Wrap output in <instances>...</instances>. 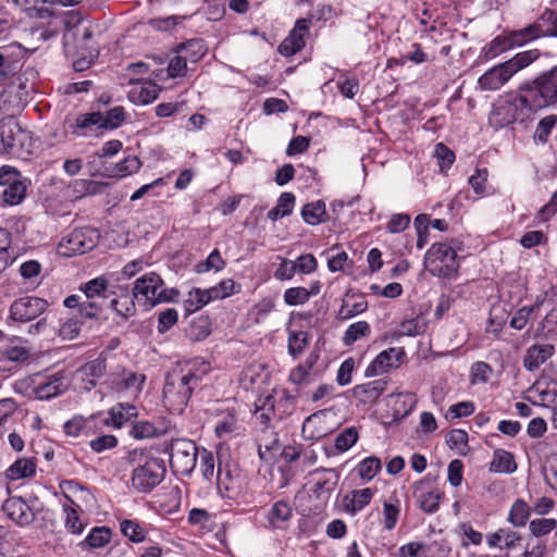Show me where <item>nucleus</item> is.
<instances>
[{"instance_id":"a19ab883","label":"nucleus","mask_w":557,"mask_h":557,"mask_svg":"<svg viewBox=\"0 0 557 557\" xmlns=\"http://www.w3.org/2000/svg\"><path fill=\"white\" fill-rule=\"evenodd\" d=\"M308 345V334L304 331H290L288 334V354L297 358Z\"/></svg>"},{"instance_id":"ea45409f","label":"nucleus","mask_w":557,"mask_h":557,"mask_svg":"<svg viewBox=\"0 0 557 557\" xmlns=\"http://www.w3.org/2000/svg\"><path fill=\"white\" fill-rule=\"evenodd\" d=\"M371 333V326L366 321H358L348 326L344 334V344L349 346L360 339L361 337L369 336Z\"/></svg>"},{"instance_id":"603ef678","label":"nucleus","mask_w":557,"mask_h":557,"mask_svg":"<svg viewBox=\"0 0 557 557\" xmlns=\"http://www.w3.org/2000/svg\"><path fill=\"white\" fill-rule=\"evenodd\" d=\"M63 511L65 513V528L74 534L82 533L84 530V524L79 520L77 510L64 504Z\"/></svg>"},{"instance_id":"c85d7f7f","label":"nucleus","mask_w":557,"mask_h":557,"mask_svg":"<svg viewBox=\"0 0 557 557\" xmlns=\"http://www.w3.org/2000/svg\"><path fill=\"white\" fill-rule=\"evenodd\" d=\"M304 221L310 225H318L327 220L325 203L322 200L306 203L301 209Z\"/></svg>"},{"instance_id":"052dcab7","label":"nucleus","mask_w":557,"mask_h":557,"mask_svg":"<svg viewBox=\"0 0 557 557\" xmlns=\"http://www.w3.org/2000/svg\"><path fill=\"white\" fill-rule=\"evenodd\" d=\"M187 62L188 60L182 53L173 57L168 65L169 76L173 78L185 76L187 71Z\"/></svg>"},{"instance_id":"f03ea898","label":"nucleus","mask_w":557,"mask_h":557,"mask_svg":"<svg viewBox=\"0 0 557 557\" xmlns=\"http://www.w3.org/2000/svg\"><path fill=\"white\" fill-rule=\"evenodd\" d=\"M127 459L131 463H137L133 470L132 485L138 492H150L163 480L165 474L163 460L146 456L143 449L129 451Z\"/></svg>"},{"instance_id":"cd10ccee","label":"nucleus","mask_w":557,"mask_h":557,"mask_svg":"<svg viewBox=\"0 0 557 557\" xmlns=\"http://www.w3.org/2000/svg\"><path fill=\"white\" fill-rule=\"evenodd\" d=\"M107 289L108 281L102 276L92 278L81 287V290H83L85 298L91 300H99L103 305H107Z\"/></svg>"},{"instance_id":"a18cd8bd","label":"nucleus","mask_w":557,"mask_h":557,"mask_svg":"<svg viewBox=\"0 0 557 557\" xmlns=\"http://www.w3.org/2000/svg\"><path fill=\"white\" fill-rule=\"evenodd\" d=\"M557 123V115L552 114L543 117L535 129L534 140L545 144L548 140L552 129Z\"/></svg>"},{"instance_id":"de8ad7c7","label":"nucleus","mask_w":557,"mask_h":557,"mask_svg":"<svg viewBox=\"0 0 557 557\" xmlns=\"http://www.w3.org/2000/svg\"><path fill=\"white\" fill-rule=\"evenodd\" d=\"M440 499V492L421 493L418 497L419 508L426 513H434L438 510Z\"/></svg>"},{"instance_id":"f3484780","label":"nucleus","mask_w":557,"mask_h":557,"mask_svg":"<svg viewBox=\"0 0 557 557\" xmlns=\"http://www.w3.org/2000/svg\"><path fill=\"white\" fill-rule=\"evenodd\" d=\"M330 413L320 410L307 417L302 423V437L308 441H315L326 436L333 430L325 426Z\"/></svg>"},{"instance_id":"ddd939ff","label":"nucleus","mask_w":557,"mask_h":557,"mask_svg":"<svg viewBox=\"0 0 557 557\" xmlns=\"http://www.w3.org/2000/svg\"><path fill=\"white\" fill-rule=\"evenodd\" d=\"M18 172L10 166L0 170V184L7 185L2 191L4 202L13 206L20 203L25 197L26 186L17 180Z\"/></svg>"},{"instance_id":"4468645a","label":"nucleus","mask_w":557,"mask_h":557,"mask_svg":"<svg viewBox=\"0 0 557 557\" xmlns=\"http://www.w3.org/2000/svg\"><path fill=\"white\" fill-rule=\"evenodd\" d=\"M2 510L9 519L16 524L24 527L35 520V513L22 497H9L2 504Z\"/></svg>"},{"instance_id":"423d86ee","label":"nucleus","mask_w":557,"mask_h":557,"mask_svg":"<svg viewBox=\"0 0 557 557\" xmlns=\"http://www.w3.org/2000/svg\"><path fill=\"white\" fill-rule=\"evenodd\" d=\"M525 85L541 109L557 106V66L543 72Z\"/></svg>"},{"instance_id":"4d7b16f0","label":"nucleus","mask_w":557,"mask_h":557,"mask_svg":"<svg viewBox=\"0 0 557 557\" xmlns=\"http://www.w3.org/2000/svg\"><path fill=\"white\" fill-rule=\"evenodd\" d=\"M200 456V471L202 473V476L211 481L214 475V457L213 454L206 448H202L199 451Z\"/></svg>"},{"instance_id":"9b49d317","label":"nucleus","mask_w":557,"mask_h":557,"mask_svg":"<svg viewBox=\"0 0 557 557\" xmlns=\"http://www.w3.org/2000/svg\"><path fill=\"white\" fill-rule=\"evenodd\" d=\"M505 102L518 123L527 122L533 113L541 110L525 83L519 87L517 95L508 96Z\"/></svg>"},{"instance_id":"a878e982","label":"nucleus","mask_w":557,"mask_h":557,"mask_svg":"<svg viewBox=\"0 0 557 557\" xmlns=\"http://www.w3.org/2000/svg\"><path fill=\"white\" fill-rule=\"evenodd\" d=\"M517 470L513 455L505 449H496L490 463V471L495 473H512Z\"/></svg>"},{"instance_id":"e433bc0d","label":"nucleus","mask_w":557,"mask_h":557,"mask_svg":"<svg viewBox=\"0 0 557 557\" xmlns=\"http://www.w3.org/2000/svg\"><path fill=\"white\" fill-rule=\"evenodd\" d=\"M120 531L134 543L144 542L147 535L146 530L137 521L129 519H124L120 522Z\"/></svg>"},{"instance_id":"9d476101","label":"nucleus","mask_w":557,"mask_h":557,"mask_svg":"<svg viewBox=\"0 0 557 557\" xmlns=\"http://www.w3.org/2000/svg\"><path fill=\"white\" fill-rule=\"evenodd\" d=\"M48 307V301L42 298L24 296L11 304L9 318L15 322L27 323L41 315Z\"/></svg>"},{"instance_id":"0eeeda50","label":"nucleus","mask_w":557,"mask_h":557,"mask_svg":"<svg viewBox=\"0 0 557 557\" xmlns=\"http://www.w3.org/2000/svg\"><path fill=\"white\" fill-rule=\"evenodd\" d=\"M135 299L144 300L148 309L154 307L161 301H170L165 296V289L162 288V280L157 273H148L135 281L132 289Z\"/></svg>"},{"instance_id":"7ed1b4c3","label":"nucleus","mask_w":557,"mask_h":557,"mask_svg":"<svg viewBox=\"0 0 557 557\" xmlns=\"http://www.w3.org/2000/svg\"><path fill=\"white\" fill-rule=\"evenodd\" d=\"M539 58L537 50H528L517 53L510 60L500 63L479 78V85L483 90H497L506 84L513 74L527 67Z\"/></svg>"},{"instance_id":"20e7f679","label":"nucleus","mask_w":557,"mask_h":557,"mask_svg":"<svg viewBox=\"0 0 557 557\" xmlns=\"http://www.w3.org/2000/svg\"><path fill=\"white\" fill-rule=\"evenodd\" d=\"M424 264L433 276L450 278L458 273L456 251L443 243L433 244L424 256Z\"/></svg>"},{"instance_id":"dca6fc26","label":"nucleus","mask_w":557,"mask_h":557,"mask_svg":"<svg viewBox=\"0 0 557 557\" xmlns=\"http://www.w3.org/2000/svg\"><path fill=\"white\" fill-rule=\"evenodd\" d=\"M315 473L322 475L314 483L311 493L320 504H326L338 484L339 473L335 469H321Z\"/></svg>"},{"instance_id":"5fc2aeb1","label":"nucleus","mask_w":557,"mask_h":557,"mask_svg":"<svg viewBox=\"0 0 557 557\" xmlns=\"http://www.w3.org/2000/svg\"><path fill=\"white\" fill-rule=\"evenodd\" d=\"M399 505L389 502L383 504V521L386 530H393L396 527L399 517Z\"/></svg>"},{"instance_id":"3c124183","label":"nucleus","mask_w":557,"mask_h":557,"mask_svg":"<svg viewBox=\"0 0 557 557\" xmlns=\"http://www.w3.org/2000/svg\"><path fill=\"white\" fill-rule=\"evenodd\" d=\"M225 267V261L221 257L218 249H214L207 258L206 261L196 265L198 273L207 272L210 270L221 271Z\"/></svg>"},{"instance_id":"c03bdc74","label":"nucleus","mask_w":557,"mask_h":557,"mask_svg":"<svg viewBox=\"0 0 557 557\" xmlns=\"http://www.w3.org/2000/svg\"><path fill=\"white\" fill-rule=\"evenodd\" d=\"M358 441V431L355 426L345 429L335 438V448L344 453L351 448Z\"/></svg>"},{"instance_id":"6ab92c4d","label":"nucleus","mask_w":557,"mask_h":557,"mask_svg":"<svg viewBox=\"0 0 557 557\" xmlns=\"http://www.w3.org/2000/svg\"><path fill=\"white\" fill-rule=\"evenodd\" d=\"M367 309L368 301L364 296L348 290L342 300L336 318L339 321H345L364 312Z\"/></svg>"},{"instance_id":"a211bd4d","label":"nucleus","mask_w":557,"mask_h":557,"mask_svg":"<svg viewBox=\"0 0 557 557\" xmlns=\"http://www.w3.org/2000/svg\"><path fill=\"white\" fill-rule=\"evenodd\" d=\"M106 372V358L101 356L85 363L77 370V374L81 376L83 383L81 387L86 392L91 391L96 387L98 380L102 377Z\"/></svg>"},{"instance_id":"7c9ffc66","label":"nucleus","mask_w":557,"mask_h":557,"mask_svg":"<svg viewBox=\"0 0 557 557\" xmlns=\"http://www.w3.org/2000/svg\"><path fill=\"white\" fill-rule=\"evenodd\" d=\"M132 295H121L120 297H115L107 302L110 309H112L117 315L122 317L124 320L133 317L136 312L135 300Z\"/></svg>"},{"instance_id":"13d9d810","label":"nucleus","mask_w":557,"mask_h":557,"mask_svg":"<svg viewBox=\"0 0 557 557\" xmlns=\"http://www.w3.org/2000/svg\"><path fill=\"white\" fill-rule=\"evenodd\" d=\"M135 438H150L158 435V429L149 421L136 422L131 431Z\"/></svg>"},{"instance_id":"2f4dec72","label":"nucleus","mask_w":557,"mask_h":557,"mask_svg":"<svg viewBox=\"0 0 557 557\" xmlns=\"http://www.w3.org/2000/svg\"><path fill=\"white\" fill-rule=\"evenodd\" d=\"M101 112H91L81 114L76 117L74 124H71L72 134L83 136L87 134V131L91 129L92 126L100 128Z\"/></svg>"},{"instance_id":"c756f323","label":"nucleus","mask_w":557,"mask_h":557,"mask_svg":"<svg viewBox=\"0 0 557 557\" xmlns=\"http://www.w3.org/2000/svg\"><path fill=\"white\" fill-rule=\"evenodd\" d=\"M393 400V416L395 419H401L408 416L414 408L417 399L411 393H399L389 396Z\"/></svg>"},{"instance_id":"49530a36","label":"nucleus","mask_w":557,"mask_h":557,"mask_svg":"<svg viewBox=\"0 0 557 557\" xmlns=\"http://www.w3.org/2000/svg\"><path fill=\"white\" fill-rule=\"evenodd\" d=\"M556 527L557 521L553 518L534 519L529 524L530 532L535 537H541L550 533Z\"/></svg>"},{"instance_id":"1a4fd4ad","label":"nucleus","mask_w":557,"mask_h":557,"mask_svg":"<svg viewBox=\"0 0 557 557\" xmlns=\"http://www.w3.org/2000/svg\"><path fill=\"white\" fill-rule=\"evenodd\" d=\"M0 137L7 152L21 153L28 150L29 133L24 131L12 116L0 121Z\"/></svg>"},{"instance_id":"aec40b11","label":"nucleus","mask_w":557,"mask_h":557,"mask_svg":"<svg viewBox=\"0 0 557 557\" xmlns=\"http://www.w3.org/2000/svg\"><path fill=\"white\" fill-rule=\"evenodd\" d=\"M67 388V381L62 373H55L46 379L45 382L39 383L35 387V394L38 399H50L55 397Z\"/></svg>"},{"instance_id":"680f3d73","label":"nucleus","mask_w":557,"mask_h":557,"mask_svg":"<svg viewBox=\"0 0 557 557\" xmlns=\"http://www.w3.org/2000/svg\"><path fill=\"white\" fill-rule=\"evenodd\" d=\"M500 537L503 539V545H500V549H515L521 546V534L509 528H502Z\"/></svg>"},{"instance_id":"f704fd0d","label":"nucleus","mask_w":557,"mask_h":557,"mask_svg":"<svg viewBox=\"0 0 557 557\" xmlns=\"http://www.w3.org/2000/svg\"><path fill=\"white\" fill-rule=\"evenodd\" d=\"M512 123H518L511 111L507 108L505 100L499 101L490 115V124L496 128H502Z\"/></svg>"},{"instance_id":"37998d69","label":"nucleus","mask_w":557,"mask_h":557,"mask_svg":"<svg viewBox=\"0 0 557 557\" xmlns=\"http://www.w3.org/2000/svg\"><path fill=\"white\" fill-rule=\"evenodd\" d=\"M111 530L107 527H96L91 530V532L87 535L85 542L91 548H101L106 544L110 542L111 539Z\"/></svg>"},{"instance_id":"4be33fe9","label":"nucleus","mask_w":557,"mask_h":557,"mask_svg":"<svg viewBox=\"0 0 557 557\" xmlns=\"http://www.w3.org/2000/svg\"><path fill=\"white\" fill-rule=\"evenodd\" d=\"M554 346L550 344L533 345L528 348L523 359V366L528 371L537 370L554 354Z\"/></svg>"},{"instance_id":"5701e85b","label":"nucleus","mask_w":557,"mask_h":557,"mask_svg":"<svg viewBox=\"0 0 557 557\" xmlns=\"http://www.w3.org/2000/svg\"><path fill=\"white\" fill-rule=\"evenodd\" d=\"M386 382L383 380H375L366 384H360L354 387L355 397L363 404H372L379 399L386 388Z\"/></svg>"},{"instance_id":"412c9836","label":"nucleus","mask_w":557,"mask_h":557,"mask_svg":"<svg viewBox=\"0 0 557 557\" xmlns=\"http://www.w3.org/2000/svg\"><path fill=\"white\" fill-rule=\"evenodd\" d=\"M292 517L293 509L289 503L285 500L275 502L265 515L269 528L280 530L286 529Z\"/></svg>"},{"instance_id":"b1692460","label":"nucleus","mask_w":557,"mask_h":557,"mask_svg":"<svg viewBox=\"0 0 557 557\" xmlns=\"http://www.w3.org/2000/svg\"><path fill=\"white\" fill-rule=\"evenodd\" d=\"M546 32L543 29V26L539 23H532L522 29L515 30L509 33L508 39L509 44L507 47H516L523 46L533 39L545 36Z\"/></svg>"},{"instance_id":"f8f14e48","label":"nucleus","mask_w":557,"mask_h":557,"mask_svg":"<svg viewBox=\"0 0 557 557\" xmlns=\"http://www.w3.org/2000/svg\"><path fill=\"white\" fill-rule=\"evenodd\" d=\"M23 58L24 49L17 42L0 47V85L18 73Z\"/></svg>"},{"instance_id":"bb28decb","label":"nucleus","mask_w":557,"mask_h":557,"mask_svg":"<svg viewBox=\"0 0 557 557\" xmlns=\"http://www.w3.org/2000/svg\"><path fill=\"white\" fill-rule=\"evenodd\" d=\"M36 473V463L32 458H18L7 471V479L14 481L24 478H32Z\"/></svg>"},{"instance_id":"864d4df0","label":"nucleus","mask_w":557,"mask_h":557,"mask_svg":"<svg viewBox=\"0 0 557 557\" xmlns=\"http://www.w3.org/2000/svg\"><path fill=\"white\" fill-rule=\"evenodd\" d=\"M207 304L203 294L200 293V288H193L188 294V298L184 301V308L187 314H190L200 310Z\"/></svg>"},{"instance_id":"e2e57ef3","label":"nucleus","mask_w":557,"mask_h":557,"mask_svg":"<svg viewBox=\"0 0 557 557\" xmlns=\"http://www.w3.org/2000/svg\"><path fill=\"white\" fill-rule=\"evenodd\" d=\"M410 224V215L407 213L393 214L386 224L389 233L396 234L405 231Z\"/></svg>"},{"instance_id":"c9c22d12","label":"nucleus","mask_w":557,"mask_h":557,"mask_svg":"<svg viewBox=\"0 0 557 557\" xmlns=\"http://www.w3.org/2000/svg\"><path fill=\"white\" fill-rule=\"evenodd\" d=\"M373 491L369 487L356 490L351 493L349 502L345 505L346 510L356 513L362 510L372 499Z\"/></svg>"},{"instance_id":"bf43d9fd","label":"nucleus","mask_w":557,"mask_h":557,"mask_svg":"<svg viewBox=\"0 0 557 557\" xmlns=\"http://www.w3.org/2000/svg\"><path fill=\"white\" fill-rule=\"evenodd\" d=\"M492 373V367L483 361L474 362L471 367V383H485L488 380V374Z\"/></svg>"},{"instance_id":"58836bf2","label":"nucleus","mask_w":557,"mask_h":557,"mask_svg":"<svg viewBox=\"0 0 557 557\" xmlns=\"http://www.w3.org/2000/svg\"><path fill=\"white\" fill-rule=\"evenodd\" d=\"M318 294V288L308 290L305 287H290L284 293V301L288 306H298L307 302L312 295Z\"/></svg>"},{"instance_id":"72a5a7b5","label":"nucleus","mask_w":557,"mask_h":557,"mask_svg":"<svg viewBox=\"0 0 557 557\" xmlns=\"http://www.w3.org/2000/svg\"><path fill=\"white\" fill-rule=\"evenodd\" d=\"M531 515L530 506L521 498H518L511 505L508 515V522L516 528L525 527Z\"/></svg>"},{"instance_id":"4c0bfd02","label":"nucleus","mask_w":557,"mask_h":557,"mask_svg":"<svg viewBox=\"0 0 557 557\" xmlns=\"http://www.w3.org/2000/svg\"><path fill=\"white\" fill-rule=\"evenodd\" d=\"M125 120V110L123 107L117 106L106 112L101 113L100 128L115 129Z\"/></svg>"},{"instance_id":"393cba45","label":"nucleus","mask_w":557,"mask_h":557,"mask_svg":"<svg viewBox=\"0 0 557 557\" xmlns=\"http://www.w3.org/2000/svg\"><path fill=\"white\" fill-rule=\"evenodd\" d=\"M108 414L110 418L106 420V423L120 429L137 416V409L129 404H117L109 410Z\"/></svg>"},{"instance_id":"09e8293b","label":"nucleus","mask_w":557,"mask_h":557,"mask_svg":"<svg viewBox=\"0 0 557 557\" xmlns=\"http://www.w3.org/2000/svg\"><path fill=\"white\" fill-rule=\"evenodd\" d=\"M317 357L310 355L306 361V364H299L295 369L292 370L289 374V381L294 384H302L307 382V379L310 373V369L314 364Z\"/></svg>"},{"instance_id":"0e129e2a","label":"nucleus","mask_w":557,"mask_h":557,"mask_svg":"<svg viewBox=\"0 0 557 557\" xmlns=\"http://www.w3.org/2000/svg\"><path fill=\"white\" fill-rule=\"evenodd\" d=\"M177 311L173 308H169L159 313L158 318V331L159 333H165L177 322Z\"/></svg>"},{"instance_id":"338daca9","label":"nucleus","mask_w":557,"mask_h":557,"mask_svg":"<svg viewBox=\"0 0 557 557\" xmlns=\"http://www.w3.org/2000/svg\"><path fill=\"white\" fill-rule=\"evenodd\" d=\"M297 271L295 261L283 259L274 272V277L280 281L292 280Z\"/></svg>"},{"instance_id":"39448f33","label":"nucleus","mask_w":557,"mask_h":557,"mask_svg":"<svg viewBox=\"0 0 557 557\" xmlns=\"http://www.w3.org/2000/svg\"><path fill=\"white\" fill-rule=\"evenodd\" d=\"M198 455V448L193 441L174 440L170 446V466L174 472L189 475L196 467Z\"/></svg>"},{"instance_id":"774afa93","label":"nucleus","mask_w":557,"mask_h":557,"mask_svg":"<svg viewBox=\"0 0 557 557\" xmlns=\"http://www.w3.org/2000/svg\"><path fill=\"white\" fill-rule=\"evenodd\" d=\"M534 307L524 306L520 308L510 320V326L516 330H522L530 320Z\"/></svg>"},{"instance_id":"6e6d98bb","label":"nucleus","mask_w":557,"mask_h":557,"mask_svg":"<svg viewBox=\"0 0 557 557\" xmlns=\"http://www.w3.org/2000/svg\"><path fill=\"white\" fill-rule=\"evenodd\" d=\"M434 153L442 171L450 168L451 164L455 162L454 151L446 147L443 143H440L435 146Z\"/></svg>"},{"instance_id":"69168bd1","label":"nucleus","mask_w":557,"mask_h":557,"mask_svg":"<svg viewBox=\"0 0 557 557\" xmlns=\"http://www.w3.org/2000/svg\"><path fill=\"white\" fill-rule=\"evenodd\" d=\"M106 305L99 300L87 299L79 305L78 312L82 317L92 319L96 318Z\"/></svg>"},{"instance_id":"f257e3e1","label":"nucleus","mask_w":557,"mask_h":557,"mask_svg":"<svg viewBox=\"0 0 557 557\" xmlns=\"http://www.w3.org/2000/svg\"><path fill=\"white\" fill-rule=\"evenodd\" d=\"M210 370V364L201 358L193 359L172 370L168 373L163 387L164 401L173 411L182 412L193 392L200 385L203 376Z\"/></svg>"},{"instance_id":"79ce46f5","label":"nucleus","mask_w":557,"mask_h":557,"mask_svg":"<svg viewBox=\"0 0 557 557\" xmlns=\"http://www.w3.org/2000/svg\"><path fill=\"white\" fill-rule=\"evenodd\" d=\"M382 469L381 460L377 457H367L358 465V473L362 480H372Z\"/></svg>"},{"instance_id":"2eb2a0df","label":"nucleus","mask_w":557,"mask_h":557,"mask_svg":"<svg viewBox=\"0 0 557 557\" xmlns=\"http://www.w3.org/2000/svg\"><path fill=\"white\" fill-rule=\"evenodd\" d=\"M406 354L403 348H388L380 352L366 370L367 376L384 373L392 368L398 367Z\"/></svg>"},{"instance_id":"473e14b6","label":"nucleus","mask_w":557,"mask_h":557,"mask_svg":"<svg viewBox=\"0 0 557 557\" xmlns=\"http://www.w3.org/2000/svg\"><path fill=\"white\" fill-rule=\"evenodd\" d=\"M206 51L203 40L198 38L183 42L176 48V52L182 53L191 63L198 62Z\"/></svg>"},{"instance_id":"6e6552de","label":"nucleus","mask_w":557,"mask_h":557,"mask_svg":"<svg viewBox=\"0 0 557 557\" xmlns=\"http://www.w3.org/2000/svg\"><path fill=\"white\" fill-rule=\"evenodd\" d=\"M99 233L95 228H75L60 242L58 247L59 253L67 257L84 253L92 249L97 245Z\"/></svg>"},{"instance_id":"8fccbe9b","label":"nucleus","mask_w":557,"mask_h":557,"mask_svg":"<svg viewBox=\"0 0 557 557\" xmlns=\"http://www.w3.org/2000/svg\"><path fill=\"white\" fill-rule=\"evenodd\" d=\"M141 166V162L136 156H128L123 161L116 163L115 169L116 173L112 174V176H127L133 173H136Z\"/></svg>"}]
</instances>
